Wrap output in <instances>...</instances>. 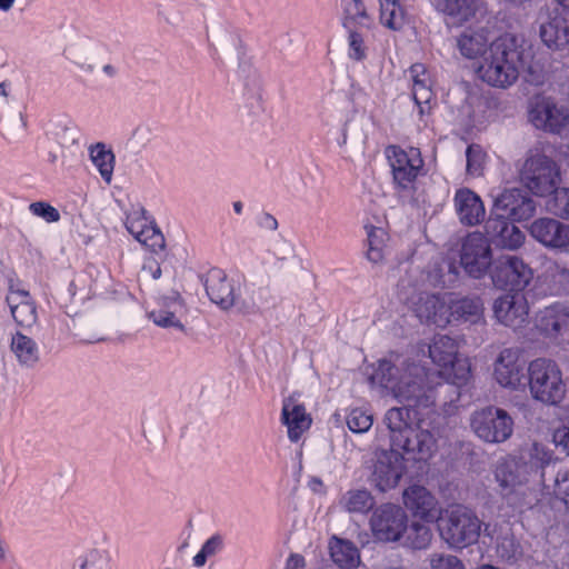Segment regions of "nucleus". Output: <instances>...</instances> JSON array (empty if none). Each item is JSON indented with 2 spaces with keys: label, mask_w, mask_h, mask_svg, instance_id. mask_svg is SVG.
<instances>
[{
  "label": "nucleus",
  "mask_w": 569,
  "mask_h": 569,
  "mask_svg": "<svg viewBox=\"0 0 569 569\" xmlns=\"http://www.w3.org/2000/svg\"><path fill=\"white\" fill-rule=\"evenodd\" d=\"M521 67V54L510 38H499L489 46V51L477 68L478 77L496 88L512 86Z\"/></svg>",
  "instance_id": "20e7f679"
},
{
  "label": "nucleus",
  "mask_w": 569,
  "mask_h": 569,
  "mask_svg": "<svg viewBox=\"0 0 569 569\" xmlns=\"http://www.w3.org/2000/svg\"><path fill=\"white\" fill-rule=\"evenodd\" d=\"M349 57L353 60L360 61L367 57V47L365 44L363 37L353 30L349 29Z\"/></svg>",
  "instance_id": "603ef678"
},
{
  "label": "nucleus",
  "mask_w": 569,
  "mask_h": 569,
  "mask_svg": "<svg viewBox=\"0 0 569 569\" xmlns=\"http://www.w3.org/2000/svg\"><path fill=\"white\" fill-rule=\"evenodd\" d=\"M553 493L563 500L569 497V468L557 471L553 480Z\"/></svg>",
  "instance_id": "4d7b16f0"
},
{
  "label": "nucleus",
  "mask_w": 569,
  "mask_h": 569,
  "mask_svg": "<svg viewBox=\"0 0 569 569\" xmlns=\"http://www.w3.org/2000/svg\"><path fill=\"white\" fill-rule=\"evenodd\" d=\"M284 569H306L305 558L298 553H292L286 561Z\"/></svg>",
  "instance_id": "680f3d73"
},
{
  "label": "nucleus",
  "mask_w": 569,
  "mask_h": 569,
  "mask_svg": "<svg viewBox=\"0 0 569 569\" xmlns=\"http://www.w3.org/2000/svg\"><path fill=\"white\" fill-rule=\"evenodd\" d=\"M241 283L221 269L207 273L204 287L209 299L222 310L236 308Z\"/></svg>",
  "instance_id": "6ab92c4d"
},
{
  "label": "nucleus",
  "mask_w": 569,
  "mask_h": 569,
  "mask_svg": "<svg viewBox=\"0 0 569 569\" xmlns=\"http://www.w3.org/2000/svg\"><path fill=\"white\" fill-rule=\"evenodd\" d=\"M102 71L106 76H108L109 78H113L118 74V69L113 66V64H104L102 67Z\"/></svg>",
  "instance_id": "69168bd1"
},
{
  "label": "nucleus",
  "mask_w": 569,
  "mask_h": 569,
  "mask_svg": "<svg viewBox=\"0 0 569 569\" xmlns=\"http://www.w3.org/2000/svg\"><path fill=\"white\" fill-rule=\"evenodd\" d=\"M430 3L443 17L448 28L462 27L485 13L479 0H430Z\"/></svg>",
  "instance_id": "a211bd4d"
},
{
  "label": "nucleus",
  "mask_w": 569,
  "mask_h": 569,
  "mask_svg": "<svg viewBox=\"0 0 569 569\" xmlns=\"http://www.w3.org/2000/svg\"><path fill=\"white\" fill-rule=\"evenodd\" d=\"M535 326L547 338L557 339L569 330V307L562 303L550 305L538 312Z\"/></svg>",
  "instance_id": "cd10ccee"
},
{
  "label": "nucleus",
  "mask_w": 569,
  "mask_h": 569,
  "mask_svg": "<svg viewBox=\"0 0 569 569\" xmlns=\"http://www.w3.org/2000/svg\"><path fill=\"white\" fill-rule=\"evenodd\" d=\"M496 551L501 560L510 563L518 561L522 556L521 546L512 535L501 537L497 542Z\"/></svg>",
  "instance_id": "c03bdc74"
},
{
  "label": "nucleus",
  "mask_w": 569,
  "mask_h": 569,
  "mask_svg": "<svg viewBox=\"0 0 569 569\" xmlns=\"http://www.w3.org/2000/svg\"><path fill=\"white\" fill-rule=\"evenodd\" d=\"M529 234L545 248L569 252V224L556 218L541 217L535 219L529 228Z\"/></svg>",
  "instance_id": "f3484780"
},
{
  "label": "nucleus",
  "mask_w": 569,
  "mask_h": 569,
  "mask_svg": "<svg viewBox=\"0 0 569 569\" xmlns=\"http://www.w3.org/2000/svg\"><path fill=\"white\" fill-rule=\"evenodd\" d=\"M329 551L332 561L341 569H356L361 562L359 549L349 540L332 537Z\"/></svg>",
  "instance_id": "72a5a7b5"
},
{
  "label": "nucleus",
  "mask_w": 569,
  "mask_h": 569,
  "mask_svg": "<svg viewBox=\"0 0 569 569\" xmlns=\"http://www.w3.org/2000/svg\"><path fill=\"white\" fill-rule=\"evenodd\" d=\"M268 301V291L264 288H256L254 284H241L239 289L236 309L251 313Z\"/></svg>",
  "instance_id": "4c0bfd02"
},
{
  "label": "nucleus",
  "mask_w": 569,
  "mask_h": 569,
  "mask_svg": "<svg viewBox=\"0 0 569 569\" xmlns=\"http://www.w3.org/2000/svg\"><path fill=\"white\" fill-rule=\"evenodd\" d=\"M142 272L150 276L152 279H159L161 277L160 263L157 259L150 257L147 258L142 266Z\"/></svg>",
  "instance_id": "bf43d9fd"
},
{
  "label": "nucleus",
  "mask_w": 569,
  "mask_h": 569,
  "mask_svg": "<svg viewBox=\"0 0 569 569\" xmlns=\"http://www.w3.org/2000/svg\"><path fill=\"white\" fill-rule=\"evenodd\" d=\"M453 208L462 226L475 227L485 221V203L481 197L469 188H459L455 192Z\"/></svg>",
  "instance_id": "bb28decb"
},
{
  "label": "nucleus",
  "mask_w": 569,
  "mask_h": 569,
  "mask_svg": "<svg viewBox=\"0 0 569 569\" xmlns=\"http://www.w3.org/2000/svg\"><path fill=\"white\" fill-rule=\"evenodd\" d=\"M14 0H0V9L8 11L13 6Z\"/></svg>",
  "instance_id": "338daca9"
},
{
  "label": "nucleus",
  "mask_w": 569,
  "mask_h": 569,
  "mask_svg": "<svg viewBox=\"0 0 569 569\" xmlns=\"http://www.w3.org/2000/svg\"><path fill=\"white\" fill-rule=\"evenodd\" d=\"M470 428L485 443L499 445L511 438L515 420L505 409L488 406L470 416Z\"/></svg>",
  "instance_id": "1a4fd4ad"
},
{
  "label": "nucleus",
  "mask_w": 569,
  "mask_h": 569,
  "mask_svg": "<svg viewBox=\"0 0 569 569\" xmlns=\"http://www.w3.org/2000/svg\"><path fill=\"white\" fill-rule=\"evenodd\" d=\"M346 421L350 431L355 433H363L371 428L373 418L372 415L363 408H352L348 412Z\"/></svg>",
  "instance_id": "a18cd8bd"
},
{
  "label": "nucleus",
  "mask_w": 569,
  "mask_h": 569,
  "mask_svg": "<svg viewBox=\"0 0 569 569\" xmlns=\"http://www.w3.org/2000/svg\"><path fill=\"white\" fill-rule=\"evenodd\" d=\"M77 569H113L111 556L107 550H91L78 559Z\"/></svg>",
  "instance_id": "37998d69"
},
{
  "label": "nucleus",
  "mask_w": 569,
  "mask_h": 569,
  "mask_svg": "<svg viewBox=\"0 0 569 569\" xmlns=\"http://www.w3.org/2000/svg\"><path fill=\"white\" fill-rule=\"evenodd\" d=\"M223 546L222 538L218 535L209 538L201 547L200 551L193 557L194 567H203L209 557L217 555Z\"/></svg>",
  "instance_id": "8fccbe9b"
},
{
  "label": "nucleus",
  "mask_w": 569,
  "mask_h": 569,
  "mask_svg": "<svg viewBox=\"0 0 569 569\" xmlns=\"http://www.w3.org/2000/svg\"><path fill=\"white\" fill-rule=\"evenodd\" d=\"M373 379L400 402H413L422 408H430L436 403L430 376L408 358L392 355L381 359Z\"/></svg>",
  "instance_id": "f03ea898"
},
{
  "label": "nucleus",
  "mask_w": 569,
  "mask_h": 569,
  "mask_svg": "<svg viewBox=\"0 0 569 569\" xmlns=\"http://www.w3.org/2000/svg\"><path fill=\"white\" fill-rule=\"evenodd\" d=\"M6 302L18 326L31 328L37 322L36 303L29 291L18 279L9 278Z\"/></svg>",
  "instance_id": "aec40b11"
},
{
  "label": "nucleus",
  "mask_w": 569,
  "mask_h": 569,
  "mask_svg": "<svg viewBox=\"0 0 569 569\" xmlns=\"http://www.w3.org/2000/svg\"><path fill=\"white\" fill-rule=\"evenodd\" d=\"M369 469L370 483L381 492L395 489L407 472L403 455L391 446L373 451Z\"/></svg>",
  "instance_id": "9b49d317"
},
{
  "label": "nucleus",
  "mask_w": 569,
  "mask_h": 569,
  "mask_svg": "<svg viewBox=\"0 0 569 569\" xmlns=\"http://www.w3.org/2000/svg\"><path fill=\"white\" fill-rule=\"evenodd\" d=\"M531 278V269L515 256L500 257L491 271L493 284L500 289H510L512 292H522Z\"/></svg>",
  "instance_id": "ddd939ff"
},
{
  "label": "nucleus",
  "mask_w": 569,
  "mask_h": 569,
  "mask_svg": "<svg viewBox=\"0 0 569 569\" xmlns=\"http://www.w3.org/2000/svg\"><path fill=\"white\" fill-rule=\"evenodd\" d=\"M0 96L4 98L9 96V84L7 82H0Z\"/></svg>",
  "instance_id": "774afa93"
},
{
  "label": "nucleus",
  "mask_w": 569,
  "mask_h": 569,
  "mask_svg": "<svg viewBox=\"0 0 569 569\" xmlns=\"http://www.w3.org/2000/svg\"><path fill=\"white\" fill-rule=\"evenodd\" d=\"M528 386L531 397L546 405H558L566 395V383L559 366L546 358L528 366Z\"/></svg>",
  "instance_id": "0eeeda50"
},
{
  "label": "nucleus",
  "mask_w": 569,
  "mask_h": 569,
  "mask_svg": "<svg viewBox=\"0 0 569 569\" xmlns=\"http://www.w3.org/2000/svg\"><path fill=\"white\" fill-rule=\"evenodd\" d=\"M187 316V307L178 292L160 297L157 306L148 312L149 319L158 327L173 328L184 331L183 319Z\"/></svg>",
  "instance_id": "5701e85b"
},
{
  "label": "nucleus",
  "mask_w": 569,
  "mask_h": 569,
  "mask_svg": "<svg viewBox=\"0 0 569 569\" xmlns=\"http://www.w3.org/2000/svg\"><path fill=\"white\" fill-rule=\"evenodd\" d=\"M383 423L390 446L403 455L406 461L427 462L436 455L437 439L430 429L423 427V420L411 405L387 410Z\"/></svg>",
  "instance_id": "7ed1b4c3"
},
{
  "label": "nucleus",
  "mask_w": 569,
  "mask_h": 569,
  "mask_svg": "<svg viewBox=\"0 0 569 569\" xmlns=\"http://www.w3.org/2000/svg\"><path fill=\"white\" fill-rule=\"evenodd\" d=\"M29 209L34 216L44 219L47 222H57L60 219L59 211L46 202H33L29 206Z\"/></svg>",
  "instance_id": "6e6d98bb"
},
{
  "label": "nucleus",
  "mask_w": 569,
  "mask_h": 569,
  "mask_svg": "<svg viewBox=\"0 0 569 569\" xmlns=\"http://www.w3.org/2000/svg\"><path fill=\"white\" fill-rule=\"evenodd\" d=\"M89 157L102 180L110 184L113 177L116 157L110 148L102 142L89 147Z\"/></svg>",
  "instance_id": "c9c22d12"
},
{
  "label": "nucleus",
  "mask_w": 569,
  "mask_h": 569,
  "mask_svg": "<svg viewBox=\"0 0 569 569\" xmlns=\"http://www.w3.org/2000/svg\"><path fill=\"white\" fill-rule=\"evenodd\" d=\"M407 522L406 512L391 503L377 508L370 519L373 536L386 542L398 541L407 530Z\"/></svg>",
  "instance_id": "4468645a"
},
{
  "label": "nucleus",
  "mask_w": 569,
  "mask_h": 569,
  "mask_svg": "<svg viewBox=\"0 0 569 569\" xmlns=\"http://www.w3.org/2000/svg\"><path fill=\"white\" fill-rule=\"evenodd\" d=\"M486 232L497 247L503 249L516 250L525 241L523 232L505 219L489 218L486 223Z\"/></svg>",
  "instance_id": "c85d7f7f"
},
{
  "label": "nucleus",
  "mask_w": 569,
  "mask_h": 569,
  "mask_svg": "<svg viewBox=\"0 0 569 569\" xmlns=\"http://www.w3.org/2000/svg\"><path fill=\"white\" fill-rule=\"evenodd\" d=\"M407 539L413 549H425L431 542L432 531L427 525L412 522L409 528Z\"/></svg>",
  "instance_id": "49530a36"
},
{
  "label": "nucleus",
  "mask_w": 569,
  "mask_h": 569,
  "mask_svg": "<svg viewBox=\"0 0 569 569\" xmlns=\"http://www.w3.org/2000/svg\"><path fill=\"white\" fill-rule=\"evenodd\" d=\"M460 262L468 274L481 278L491 264V249L480 232H470L462 241Z\"/></svg>",
  "instance_id": "2eb2a0df"
},
{
  "label": "nucleus",
  "mask_w": 569,
  "mask_h": 569,
  "mask_svg": "<svg viewBox=\"0 0 569 569\" xmlns=\"http://www.w3.org/2000/svg\"><path fill=\"white\" fill-rule=\"evenodd\" d=\"M539 37L551 50H562L569 44V20L558 10L547 9L539 16Z\"/></svg>",
  "instance_id": "b1692460"
},
{
  "label": "nucleus",
  "mask_w": 569,
  "mask_h": 569,
  "mask_svg": "<svg viewBox=\"0 0 569 569\" xmlns=\"http://www.w3.org/2000/svg\"><path fill=\"white\" fill-rule=\"evenodd\" d=\"M281 421L287 427L289 439L293 442L298 441L311 426V418L306 412V408L293 397L283 400Z\"/></svg>",
  "instance_id": "c756f323"
},
{
  "label": "nucleus",
  "mask_w": 569,
  "mask_h": 569,
  "mask_svg": "<svg viewBox=\"0 0 569 569\" xmlns=\"http://www.w3.org/2000/svg\"><path fill=\"white\" fill-rule=\"evenodd\" d=\"M437 522L440 538L453 550L475 545L481 533L482 521L463 505L455 503L442 509Z\"/></svg>",
  "instance_id": "39448f33"
},
{
  "label": "nucleus",
  "mask_w": 569,
  "mask_h": 569,
  "mask_svg": "<svg viewBox=\"0 0 569 569\" xmlns=\"http://www.w3.org/2000/svg\"><path fill=\"white\" fill-rule=\"evenodd\" d=\"M428 353L439 378L455 386H463L470 380V360L459 353L456 339L447 335L435 336L428 346Z\"/></svg>",
  "instance_id": "423d86ee"
},
{
  "label": "nucleus",
  "mask_w": 569,
  "mask_h": 569,
  "mask_svg": "<svg viewBox=\"0 0 569 569\" xmlns=\"http://www.w3.org/2000/svg\"><path fill=\"white\" fill-rule=\"evenodd\" d=\"M551 460L552 455L537 443L527 453L499 458L491 473L500 497L515 509L531 506L537 487L542 482L543 469Z\"/></svg>",
  "instance_id": "f257e3e1"
},
{
  "label": "nucleus",
  "mask_w": 569,
  "mask_h": 569,
  "mask_svg": "<svg viewBox=\"0 0 569 569\" xmlns=\"http://www.w3.org/2000/svg\"><path fill=\"white\" fill-rule=\"evenodd\" d=\"M395 184L400 189L412 186L423 167L420 150L417 148L402 149L390 146L386 149Z\"/></svg>",
  "instance_id": "f8f14e48"
},
{
  "label": "nucleus",
  "mask_w": 569,
  "mask_h": 569,
  "mask_svg": "<svg viewBox=\"0 0 569 569\" xmlns=\"http://www.w3.org/2000/svg\"><path fill=\"white\" fill-rule=\"evenodd\" d=\"M78 129L72 124H58L54 138L61 147L69 148L78 142Z\"/></svg>",
  "instance_id": "5fc2aeb1"
},
{
  "label": "nucleus",
  "mask_w": 569,
  "mask_h": 569,
  "mask_svg": "<svg viewBox=\"0 0 569 569\" xmlns=\"http://www.w3.org/2000/svg\"><path fill=\"white\" fill-rule=\"evenodd\" d=\"M467 173L471 177H480L483 173L486 153L478 144H471L466 150Z\"/></svg>",
  "instance_id": "de8ad7c7"
},
{
  "label": "nucleus",
  "mask_w": 569,
  "mask_h": 569,
  "mask_svg": "<svg viewBox=\"0 0 569 569\" xmlns=\"http://www.w3.org/2000/svg\"><path fill=\"white\" fill-rule=\"evenodd\" d=\"M553 277L562 284L563 291L569 293V270L566 268H557Z\"/></svg>",
  "instance_id": "e2e57ef3"
},
{
  "label": "nucleus",
  "mask_w": 569,
  "mask_h": 569,
  "mask_svg": "<svg viewBox=\"0 0 569 569\" xmlns=\"http://www.w3.org/2000/svg\"><path fill=\"white\" fill-rule=\"evenodd\" d=\"M152 221L148 220L141 212L134 211L127 217V230L137 240L143 236V231Z\"/></svg>",
  "instance_id": "864d4df0"
},
{
  "label": "nucleus",
  "mask_w": 569,
  "mask_h": 569,
  "mask_svg": "<svg viewBox=\"0 0 569 569\" xmlns=\"http://www.w3.org/2000/svg\"><path fill=\"white\" fill-rule=\"evenodd\" d=\"M412 310L420 322L445 328L450 325V295L420 293Z\"/></svg>",
  "instance_id": "4be33fe9"
},
{
  "label": "nucleus",
  "mask_w": 569,
  "mask_h": 569,
  "mask_svg": "<svg viewBox=\"0 0 569 569\" xmlns=\"http://www.w3.org/2000/svg\"><path fill=\"white\" fill-rule=\"evenodd\" d=\"M496 320L511 329H519L528 321L529 306L523 292H510L500 296L493 302Z\"/></svg>",
  "instance_id": "412c9836"
},
{
  "label": "nucleus",
  "mask_w": 569,
  "mask_h": 569,
  "mask_svg": "<svg viewBox=\"0 0 569 569\" xmlns=\"http://www.w3.org/2000/svg\"><path fill=\"white\" fill-rule=\"evenodd\" d=\"M528 73H529V76L527 78V81H529V82H531V83H533L536 86H539V84L543 83L545 76H543L541 70L536 71V70L532 69V67H530L528 69Z\"/></svg>",
  "instance_id": "0e129e2a"
},
{
  "label": "nucleus",
  "mask_w": 569,
  "mask_h": 569,
  "mask_svg": "<svg viewBox=\"0 0 569 569\" xmlns=\"http://www.w3.org/2000/svg\"><path fill=\"white\" fill-rule=\"evenodd\" d=\"M409 77L412 81V97L419 107V113L423 116L430 110L433 98V81L429 70L422 63H415L409 68Z\"/></svg>",
  "instance_id": "7c9ffc66"
},
{
  "label": "nucleus",
  "mask_w": 569,
  "mask_h": 569,
  "mask_svg": "<svg viewBox=\"0 0 569 569\" xmlns=\"http://www.w3.org/2000/svg\"><path fill=\"white\" fill-rule=\"evenodd\" d=\"M349 513H367L375 506V498L368 489L356 488L346 491L339 501Z\"/></svg>",
  "instance_id": "e433bc0d"
},
{
  "label": "nucleus",
  "mask_w": 569,
  "mask_h": 569,
  "mask_svg": "<svg viewBox=\"0 0 569 569\" xmlns=\"http://www.w3.org/2000/svg\"><path fill=\"white\" fill-rule=\"evenodd\" d=\"M428 560L430 569H466L463 562L450 553L433 552Z\"/></svg>",
  "instance_id": "3c124183"
},
{
  "label": "nucleus",
  "mask_w": 569,
  "mask_h": 569,
  "mask_svg": "<svg viewBox=\"0 0 569 569\" xmlns=\"http://www.w3.org/2000/svg\"><path fill=\"white\" fill-rule=\"evenodd\" d=\"M520 178L528 190L546 197L560 183V169L541 148L531 149L521 167Z\"/></svg>",
  "instance_id": "6e6552de"
},
{
  "label": "nucleus",
  "mask_w": 569,
  "mask_h": 569,
  "mask_svg": "<svg viewBox=\"0 0 569 569\" xmlns=\"http://www.w3.org/2000/svg\"><path fill=\"white\" fill-rule=\"evenodd\" d=\"M380 2V21L391 29L399 30L405 24V12L398 0H379Z\"/></svg>",
  "instance_id": "ea45409f"
},
{
  "label": "nucleus",
  "mask_w": 569,
  "mask_h": 569,
  "mask_svg": "<svg viewBox=\"0 0 569 569\" xmlns=\"http://www.w3.org/2000/svg\"><path fill=\"white\" fill-rule=\"evenodd\" d=\"M387 232L381 228H370L368 231L367 257L373 263H379L385 258Z\"/></svg>",
  "instance_id": "79ce46f5"
},
{
  "label": "nucleus",
  "mask_w": 569,
  "mask_h": 569,
  "mask_svg": "<svg viewBox=\"0 0 569 569\" xmlns=\"http://www.w3.org/2000/svg\"><path fill=\"white\" fill-rule=\"evenodd\" d=\"M553 442L569 455V425L561 426L555 430Z\"/></svg>",
  "instance_id": "13d9d810"
},
{
  "label": "nucleus",
  "mask_w": 569,
  "mask_h": 569,
  "mask_svg": "<svg viewBox=\"0 0 569 569\" xmlns=\"http://www.w3.org/2000/svg\"><path fill=\"white\" fill-rule=\"evenodd\" d=\"M456 46L460 54L466 59L481 58L489 51V39L483 29H467L456 39Z\"/></svg>",
  "instance_id": "2f4dec72"
},
{
  "label": "nucleus",
  "mask_w": 569,
  "mask_h": 569,
  "mask_svg": "<svg viewBox=\"0 0 569 569\" xmlns=\"http://www.w3.org/2000/svg\"><path fill=\"white\" fill-rule=\"evenodd\" d=\"M546 202L548 212L560 219L569 220V188H556Z\"/></svg>",
  "instance_id": "a19ab883"
},
{
  "label": "nucleus",
  "mask_w": 569,
  "mask_h": 569,
  "mask_svg": "<svg viewBox=\"0 0 569 569\" xmlns=\"http://www.w3.org/2000/svg\"><path fill=\"white\" fill-rule=\"evenodd\" d=\"M536 211L533 200L519 189H508L499 194L491 209L490 218L522 221Z\"/></svg>",
  "instance_id": "dca6fc26"
},
{
  "label": "nucleus",
  "mask_w": 569,
  "mask_h": 569,
  "mask_svg": "<svg viewBox=\"0 0 569 569\" xmlns=\"http://www.w3.org/2000/svg\"><path fill=\"white\" fill-rule=\"evenodd\" d=\"M259 226L266 230L274 231L278 228V221L272 214L264 212L259 218Z\"/></svg>",
  "instance_id": "052dcab7"
},
{
  "label": "nucleus",
  "mask_w": 569,
  "mask_h": 569,
  "mask_svg": "<svg viewBox=\"0 0 569 569\" xmlns=\"http://www.w3.org/2000/svg\"><path fill=\"white\" fill-rule=\"evenodd\" d=\"M450 323L469 322L471 325L483 322V303L479 298H462L453 300L450 296Z\"/></svg>",
  "instance_id": "473e14b6"
},
{
  "label": "nucleus",
  "mask_w": 569,
  "mask_h": 569,
  "mask_svg": "<svg viewBox=\"0 0 569 569\" xmlns=\"http://www.w3.org/2000/svg\"><path fill=\"white\" fill-rule=\"evenodd\" d=\"M528 121L537 130L566 136L569 133V110L555 98L537 94L528 102Z\"/></svg>",
  "instance_id": "9d476101"
},
{
  "label": "nucleus",
  "mask_w": 569,
  "mask_h": 569,
  "mask_svg": "<svg viewBox=\"0 0 569 569\" xmlns=\"http://www.w3.org/2000/svg\"><path fill=\"white\" fill-rule=\"evenodd\" d=\"M406 508L413 516L427 522L438 521L440 515L439 502L437 498L423 486L412 485L408 487L402 495Z\"/></svg>",
  "instance_id": "a878e982"
},
{
  "label": "nucleus",
  "mask_w": 569,
  "mask_h": 569,
  "mask_svg": "<svg viewBox=\"0 0 569 569\" xmlns=\"http://www.w3.org/2000/svg\"><path fill=\"white\" fill-rule=\"evenodd\" d=\"M343 26L351 29L356 26L370 28L372 20L361 0H341Z\"/></svg>",
  "instance_id": "58836bf2"
},
{
  "label": "nucleus",
  "mask_w": 569,
  "mask_h": 569,
  "mask_svg": "<svg viewBox=\"0 0 569 569\" xmlns=\"http://www.w3.org/2000/svg\"><path fill=\"white\" fill-rule=\"evenodd\" d=\"M11 351L20 366L33 368L40 360L37 342L30 337L17 332L11 339Z\"/></svg>",
  "instance_id": "f704fd0d"
},
{
  "label": "nucleus",
  "mask_w": 569,
  "mask_h": 569,
  "mask_svg": "<svg viewBox=\"0 0 569 569\" xmlns=\"http://www.w3.org/2000/svg\"><path fill=\"white\" fill-rule=\"evenodd\" d=\"M137 241L154 253L162 251L166 246L162 232L153 224V222L148 226L143 231V236L138 238Z\"/></svg>",
  "instance_id": "09e8293b"
},
{
  "label": "nucleus",
  "mask_w": 569,
  "mask_h": 569,
  "mask_svg": "<svg viewBox=\"0 0 569 569\" xmlns=\"http://www.w3.org/2000/svg\"><path fill=\"white\" fill-rule=\"evenodd\" d=\"M493 376L496 381L510 389H517L525 386L523 362L520 359V353L516 349H503L493 368Z\"/></svg>",
  "instance_id": "393cba45"
}]
</instances>
